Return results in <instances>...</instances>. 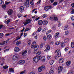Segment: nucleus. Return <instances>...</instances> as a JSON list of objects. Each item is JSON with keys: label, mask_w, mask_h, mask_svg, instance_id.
Instances as JSON below:
<instances>
[{"label": "nucleus", "mask_w": 74, "mask_h": 74, "mask_svg": "<svg viewBox=\"0 0 74 74\" xmlns=\"http://www.w3.org/2000/svg\"><path fill=\"white\" fill-rule=\"evenodd\" d=\"M39 46L38 45H36V42H34L31 46V48H34V51H37L38 48Z\"/></svg>", "instance_id": "nucleus-1"}, {"label": "nucleus", "mask_w": 74, "mask_h": 74, "mask_svg": "<svg viewBox=\"0 0 74 74\" xmlns=\"http://www.w3.org/2000/svg\"><path fill=\"white\" fill-rule=\"evenodd\" d=\"M55 53H57V55L55 56V58L56 59H58L61 56V53H60V51L59 49H58L55 51Z\"/></svg>", "instance_id": "nucleus-2"}, {"label": "nucleus", "mask_w": 74, "mask_h": 74, "mask_svg": "<svg viewBox=\"0 0 74 74\" xmlns=\"http://www.w3.org/2000/svg\"><path fill=\"white\" fill-rule=\"evenodd\" d=\"M18 59V55L15 54L12 57V60H17Z\"/></svg>", "instance_id": "nucleus-3"}, {"label": "nucleus", "mask_w": 74, "mask_h": 74, "mask_svg": "<svg viewBox=\"0 0 74 74\" xmlns=\"http://www.w3.org/2000/svg\"><path fill=\"white\" fill-rule=\"evenodd\" d=\"M30 22H31V20L30 19H28L26 20L25 22H23V24L24 25V26H26V25H27L28 24H29V23H30Z\"/></svg>", "instance_id": "nucleus-4"}, {"label": "nucleus", "mask_w": 74, "mask_h": 74, "mask_svg": "<svg viewBox=\"0 0 74 74\" xmlns=\"http://www.w3.org/2000/svg\"><path fill=\"white\" fill-rule=\"evenodd\" d=\"M22 55L23 57H25L26 56V55L27 53V51L24 50H23L22 52Z\"/></svg>", "instance_id": "nucleus-5"}, {"label": "nucleus", "mask_w": 74, "mask_h": 74, "mask_svg": "<svg viewBox=\"0 0 74 74\" xmlns=\"http://www.w3.org/2000/svg\"><path fill=\"white\" fill-rule=\"evenodd\" d=\"M29 0H26L25 2V3L24 5L26 8H28L29 5Z\"/></svg>", "instance_id": "nucleus-6"}, {"label": "nucleus", "mask_w": 74, "mask_h": 74, "mask_svg": "<svg viewBox=\"0 0 74 74\" xmlns=\"http://www.w3.org/2000/svg\"><path fill=\"white\" fill-rule=\"evenodd\" d=\"M52 8L51 6H45L44 8V10L45 11H48V10H51Z\"/></svg>", "instance_id": "nucleus-7"}, {"label": "nucleus", "mask_w": 74, "mask_h": 74, "mask_svg": "<svg viewBox=\"0 0 74 74\" xmlns=\"http://www.w3.org/2000/svg\"><path fill=\"white\" fill-rule=\"evenodd\" d=\"M23 35V33H22L21 34L20 36V37L19 36H18L16 37V39L14 40V41H18V40H19V39H20L21 38Z\"/></svg>", "instance_id": "nucleus-8"}, {"label": "nucleus", "mask_w": 74, "mask_h": 74, "mask_svg": "<svg viewBox=\"0 0 74 74\" xmlns=\"http://www.w3.org/2000/svg\"><path fill=\"white\" fill-rule=\"evenodd\" d=\"M25 63V61L23 60H20L18 62V64H24Z\"/></svg>", "instance_id": "nucleus-9"}, {"label": "nucleus", "mask_w": 74, "mask_h": 74, "mask_svg": "<svg viewBox=\"0 0 74 74\" xmlns=\"http://www.w3.org/2000/svg\"><path fill=\"white\" fill-rule=\"evenodd\" d=\"M46 49L44 50L45 52H46L47 51H49L50 49V46L49 45H47L45 46Z\"/></svg>", "instance_id": "nucleus-10"}, {"label": "nucleus", "mask_w": 74, "mask_h": 74, "mask_svg": "<svg viewBox=\"0 0 74 74\" xmlns=\"http://www.w3.org/2000/svg\"><path fill=\"white\" fill-rule=\"evenodd\" d=\"M62 70H63L62 66H60L59 67L58 69V73H60V72H62Z\"/></svg>", "instance_id": "nucleus-11"}, {"label": "nucleus", "mask_w": 74, "mask_h": 74, "mask_svg": "<svg viewBox=\"0 0 74 74\" xmlns=\"http://www.w3.org/2000/svg\"><path fill=\"white\" fill-rule=\"evenodd\" d=\"M12 12H13V11L11 9L9 10L8 12V13L9 15H11L12 14Z\"/></svg>", "instance_id": "nucleus-12"}, {"label": "nucleus", "mask_w": 74, "mask_h": 74, "mask_svg": "<svg viewBox=\"0 0 74 74\" xmlns=\"http://www.w3.org/2000/svg\"><path fill=\"white\" fill-rule=\"evenodd\" d=\"M19 11L21 12H23L24 11V7L23 6H21L19 8Z\"/></svg>", "instance_id": "nucleus-13"}, {"label": "nucleus", "mask_w": 74, "mask_h": 74, "mask_svg": "<svg viewBox=\"0 0 74 74\" xmlns=\"http://www.w3.org/2000/svg\"><path fill=\"white\" fill-rule=\"evenodd\" d=\"M54 73V69L53 68H51L49 71V73L50 74H53Z\"/></svg>", "instance_id": "nucleus-14"}, {"label": "nucleus", "mask_w": 74, "mask_h": 74, "mask_svg": "<svg viewBox=\"0 0 74 74\" xmlns=\"http://www.w3.org/2000/svg\"><path fill=\"white\" fill-rule=\"evenodd\" d=\"M59 62L60 63H63V62H64V60L63 58H60L59 59Z\"/></svg>", "instance_id": "nucleus-15"}, {"label": "nucleus", "mask_w": 74, "mask_h": 74, "mask_svg": "<svg viewBox=\"0 0 74 74\" xmlns=\"http://www.w3.org/2000/svg\"><path fill=\"white\" fill-rule=\"evenodd\" d=\"M20 51V49L19 47H16L14 48V51L15 52H19Z\"/></svg>", "instance_id": "nucleus-16"}, {"label": "nucleus", "mask_w": 74, "mask_h": 74, "mask_svg": "<svg viewBox=\"0 0 74 74\" xmlns=\"http://www.w3.org/2000/svg\"><path fill=\"white\" fill-rule=\"evenodd\" d=\"M41 56H39L35 57V59H36V63L38 62L40 60V58Z\"/></svg>", "instance_id": "nucleus-17"}, {"label": "nucleus", "mask_w": 74, "mask_h": 74, "mask_svg": "<svg viewBox=\"0 0 74 74\" xmlns=\"http://www.w3.org/2000/svg\"><path fill=\"white\" fill-rule=\"evenodd\" d=\"M40 59L42 62H44L45 61V56H43L41 57Z\"/></svg>", "instance_id": "nucleus-18"}, {"label": "nucleus", "mask_w": 74, "mask_h": 74, "mask_svg": "<svg viewBox=\"0 0 74 74\" xmlns=\"http://www.w3.org/2000/svg\"><path fill=\"white\" fill-rule=\"evenodd\" d=\"M43 23V22L42 20H39L38 21V24L39 25H42Z\"/></svg>", "instance_id": "nucleus-19"}, {"label": "nucleus", "mask_w": 74, "mask_h": 74, "mask_svg": "<svg viewBox=\"0 0 74 74\" xmlns=\"http://www.w3.org/2000/svg\"><path fill=\"white\" fill-rule=\"evenodd\" d=\"M59 33L57 32L56 33L55 35V38H57L58 37H59Z\"/></svg>", "instance_id": "nucleus-20"}, {"label": "nucleus", "mask_w": 74, "mask_h": 74, "mask_svg": "<svg viewBox=\"0 0 74 74\" xmlns=\"http://www.w3.org/2000/svg\"><path fill=\"white\" fill-rule=\"evenodd\" d=\"M71 64V61H68L66 63V66H70Z\"/></svg>", "instance_id": "nucleus-21"}, {"label": "nucleus", "mask_w": 74, "mask_h": 74, "mask_svg": "<svg viewBox=\"0 0 74 74\" xmlns=\"http://www.w3.org/2000/svg\"><path fill=\"white\" fill-rule=\"evenodd\" d=\"M43 23L44 25H46L48 24V21L46 20H44L43 22Z\"/></svg>", "instance_id": "nucleus-22"}, {"label": "nucleus", "mask_w": 74, "mask_h": 74, "mask_svg": "<svg viewBox=\"0 0 74 74\" xmlns=\"http://www.w3.org/2000/svg\"><path fill=\"white\" fill-rule=\"evenodd\" d=\"M47 38L48 40H51L52 38V35H49L48 36H47Z\"/></svg>", "instance_id": "nucleus-23"}, {"label": "nucleus", "mask_w": 74, "mask_h": 74, "mask_svg": "<svg viewBox=\"0 0 74 74\" xmlns=\"http://www.w3.org/2000/svg\"><path fill=\"white\" fill-rule=\"evenodd\" d=\"M41 51H38L37 53L36 54V56H38V55H40L41 54Z\"/></svg>", "instance_id": "nucleus-24"}, {"label": "nucleus", "mask_w": 74, "mask_h": 74, "mask_svg": "<svg viewBox=\"0 0 74 74\" xmlns=\"http://www.w3.org/2000/svg\"><path fill=\"white\" fill-rule=\"evenodd\" d=\"M40 67L42 69V70H45V66L44 65Z\"/></svg>", "instance_id": "nucleus-25"}, {"label": "nucleus", "mask_w": 74, "mask_h": 74, "mask_svg": "<svg viewBox=\"0 0 74 74\" xmlns=\"http://www.w3.org/2000/svg\"><path fill=\"white\" fill-rule=\"evenodd\" d=\"M60 43H61V42H60V41H57L56 42V45H59Z\"/></svg>", "instance_id": "nucleus-26"}, {"label": "nucleus", "mask_w": 74, "mask_h": 74, "mask_svg": "<svg viewBox=\"0 0 74 74\" xmlns=\"http://www.w3.org/2000/svg\"><path fill=\"white\" fill-rule=\"evenodd\" d=\"M21 41H18L16 42V45H19V44H21Z\"/></svg>", "instance_id": "nucleus-27"}, {"label": "nucleus", "mask_w": 74, "mask_h": 74, "mask_svg": "<svg viewBox=\"0 0 74 74\" xmlns=\"http://www.w3.org/2000/svg\"><path fill=\"white\" fill-rule=\"evenodd\" d=\"M9 71L10 72H12V73H14V69L13 68H10L9 69Z\"/></svg>", "instance_id": "nucleus-28"}, {"label": "nucleus", "mask_w": 74, "mask_h": 74, "mask_svg": "<svg viewBox=\"0 0 74 74\" xmlns=\"http://www.w3.org/2000/svg\"><path fill=\"white\" fill-rule=\"evenodd\" d=\"M10 22V19H8L6 22L5 21L4 23H7V25L8 24V23H9Z\"/></svg>", "instance_id": "nucleus-29"}, {"label": "nucleus", "mask_w": 74, "mask_h": 74, "mask_svg": "<svg viewBox=\"0 0 74 74\" xmlns=\"http://www.w3.org/2000/svg\"><path fill=\"white\" fill-rule=\"evenodd\" d=\"M54 18V16H51L49 18V19L51 21H53V18Z\"/></svg>", "instance_id": "nucleus-30"}, {"label": "nucleus", "mask_w": 74, "mask_h": 74, "mask_svg": "<svg viewBox=\"0 0 74 74\" xmlns=\"http://www.w3.org/2000/svg\"><path fill=\"white\" fill-rule=\"evenodd\" d=\"M54 62V61L52 60H51L49 62V63L51 65H52Z\"/></svg>", "instance_id": "nucleus-31"}, {"label": "nucleus", "mask_w": 74, "mask_h": 74, "mask_svg": "<svg viewBox=\"0 0 74 74\" xmlns=\"http://www.w3.org/2000/svg\"><path fill=\"white\" fill-rule=\"evenodd\" d=\"M61 47H64L65 46V44L63 42H62L61 44Z\"/></svg>", "instance_id": "nucleus-32"}, {"label": "nucleus", "mask_w": 74, "mask_h": 74, "mask_svg": "<svg viewBox=\"0 0 74 74\" xmlns=\"http://www.w3.org/2000/svg\"><path fill=\"white\" fill-rule=\"evenodd\" d=\"M71 47L72 48H74V43L72 42L71 43Z\"/></svg>", "instance_id": "nucleus-33"}, {"label": "nucleus", "mask_w": 74, "mask_h": 74, "mask_svg": "<svg viewBox=\"0 0 74 74\" xmlns=\"http://www.w3.org/2000/svg\"><path fill=\"white\" fill-rule=\"evenodd\" d=\"M68 27H68V25H67L64 26V30H67V29H68Z\"/></svg>", "instance_id": "nucleus-34"}, {"label": "nucleus", "mask_w": 74, "mask_h": 74, "mask_svg": "<svg viewBox=\"0 0 74 74\" xmlns=\"http://www.w3.org/2000/svg\"><path fill=\"white\" fill-rule=\"evenodd\" d=\"M70 32L69 31H66L65 32V35H68L69 34Z\"/></svg>", "instance_id": "nucleus-35"}, {"label": "nucleus", "mask_w": 74, "mask_h": 74, "mask_svg": "<svg viewBox=\"0 0 74 74\" xmlns=\"http://www.w3.org/2000/svg\"><path fill=\"white\" fill-rule=\"evenodd\" d=\"M53 20L54 21H57L58 20V18L55 17V16H54V18Z\"/></svg>", "instance_id": "nucleus-36"}, {"label": "nucleus", "mask_w": 74, "mask_h": 74, "mask_svg": "<svg viewBox=\"0 0 74 74\" xmlns=\"http://www.w3.org/2000/svg\"><path fill=\"white\" fill-rule=\"evenodd\" d=\"M38 72H41V71H42V69H41V67H39L38 69Z\"/></svg>", "instance_id": "nucleus-37"}, {"label": "nucleus", "mask_w": 74, "mask_h": 74, "mask_svg": "<svg viewBox=\"0 0 74 74\" xmlns=\"http://www.w3.org/2000/svg\"><path fill=\"white\" fill-rule=\"evenodd\" d=\"M47 14H44L42 16V18H46V17H47Z\"/></svg>", "instance_id": "nucleus-38"}, {"label": "nucleus", "mask_w": 74, "mask_h": 74, "mask_svg": "<svg viewBox=\"0 0 74 74\" xmlns=\"http://www.w3.org/2000/svg\"><path fill=\"white\" fill-rule=\"evenodd\" d=\"M3 36H4L3 33H0V38H2L3 37Z\"/></svg>", "instance_id": "nucleus-39"}, {"label": "nucleus", "mask_w": 74, "mask_h": 74, "mask_svg": "<svg viewBox=\"0 0 74 74\" xmlns=\"http://www.w3.org/2000/svg\"><path fill=\"white\" fill-rule=\"evenodd\" d=\"M51 31H52V30L50 29L47 32L46 34L47 36L48 35L49 33H51Z\"/></svg>", "instance_id": "nucleus-40"}, {"label": "nucleus", "mask_w": 74, "mask_h": 74, "mask_svg": "<svg viewBox=\"0 0 74 74\" xmlns=\"http://www.w3.org/2000/svg\"><path fill=\"white\" fill-rule=\"evenodd\" d=\"M41 30H42V29H41V27H39L38 30H37V32H38V33H39V32H40L41 31Z\"/></svg>", "instance_id": "nucleus-41"}, {"label": "nucleus", "mask_w": 74, "mask_h": 74, "mask_svg": "<svg viewBox=\"0 0 74 74\" xmlns=\"http://www.w3.org/2000/svg\"><path fill=\"white\" fill-rule=\"evenodd\" d=\"M3 68L4 69H7V68H8V66L7 65H5L3 66Z\"/></svg>", "instance_id": "nucleus-42"}, {"label": "nucleus", "mask_w": 74, "mask_h": 74, "mask_svg": "<svg viewBox=\"0 0 74 74\" xmlns=\"http://www.w3.org/2000/svg\"><path fill=\"white\" fill-rule=\"evenodd\" d=\"M33 61L35 63H37L36 60V57H35L34 58H33Z\"/></svg>", "instance_id": "nucleus-43"}, {"label": "nucleus", "mask_w": 74, "mask_h": 74, "mask_svg": "<svg viewBox=\"0 0 74 74\" xmlns=\"http://www.w3.org/2000/svg\"><path fill=\"white\" fill-rule=\"evenodd\" d=\"M71 14H74V9H73L71 12Z\"/></svg>", "instance_id": "nucleus-44"}, {"label": "nucleus", "mask_w": 74, "mask_h": 74, "mask_svg": "<svg viewBox=\"0 0 74 74\" xmlns=\"http://www.w3.org/2000/svg\"><path fill=\"white\" fill-rule=\"evenodd\" d=\"M68 41V39L67 38H65L64 39V42L66 43V42H67V41Z\"/></svg>", "instance_id": "nucleus-45"}, {"label": "nucleus", "mask_w": 74, "mask_h": 74, "mask_svg": "<svg viewBox=\"0 0 74 74\" xmlns=\"http://www.w3.org/2000/svg\"><path fill=\"white\" fill-rule=\"evenodd\" d=\"M26 73V71L25 70L23 71L20 72V74H23L24 73Z\"/></svg>", "instance_id": "nucleus-46"}, {"label": "nucleus", "mask_w": 74, "mask_h": 74, "mask_svg": "<svg viewBox=\"0 0 74 74\" xmlns=\"http://www.w3.org/2000/svg\"><path fill=\"white\" fill-rule=\"evenodd\" d=\"M44 44L43 43H41V44L40 46V47L41 48H43V46H44Z\"/></svg>", "instance_id": "nucleus-47"}, {"label": "nucleus", "mask_w": 74, "mask_h": 74, "mask_svg": "<svg viewBox=\"0 0 74 74\" xmlns=\"http://www.w3.org/2000/svg\"><path fill=\"white\" fill-rule=\"evenodd\" d=\"M5 41L2 42L1 43H0V45H4V44H5Z\"/></svg>", "instance_id": "nucleus-48"}, {"label": "nucleus", "mask_w": 74, "mask_h": 74, "mask_svg": "<svg viewBox=\"0 0 74 74\" xmlns=\"http://www.w3.org/2000/svg\"><path fill=\"white\" fill-rule=\"evenodd\" d=\"M58 4V3L57 2H55L53 3V5H54V6H55V5H56Z\"/></svg>", "instance_id": "nucleus-49"}, {"label": "nucleus", "mask_w": 74, "mask_h": 74, "mask_svg": "<svg viewBox=\"0 0 74 74\" xmlns=\"http://www.w3.org/2000/svg\"><path fill=\"white\" fill-rule=\"evenodd\" d=\"M2 8H4V9H5V8H6V5H3L2 6Z\"/></svg>", "instance_id": "nucleus-50"}, {"label": "nucleus", "mask_w": 74, "mask_h": 74, "mask_svg": "<svg viewBox=\"0 0 74 74\" xmlns=\"http://www.w3.org/2000/svg\"><path fill=\"white\" fill-rule=\"evenodd\" d=\"M41 0H40L38 1L36 3L37 4H38V5L40 4L41 3Z\"/></svg>", "instance_id": "nucleus-51"}, {"label": "nucleus", "mask_w": 74, "mask_h": 74, "mask_svg": "<svg viewBox=\"0 0 74 74\" xmlns=\"http://www.w3.org/2000/svg\"><path fill=\"white\" fill-rule=\"evenodd\" d=\"M27 43L28 45H30V44H31V43H32V41L31 40H29L27 42Z\"/></svg>", "instance_id": "nucleus-52"}, {"label": "nucleus", "mask_w": 74, "mask_h": 74, "mask_svg": "<svg viewBox=\"0 0 74 74\" xmlns=\"http://www.w3.org/2000/svg\"><path fill=\"white\" fill-rule=\"evenodd\" d=\"M10 2L5 1V4L6 5H7L8 4H10Z\"/></svg>", "instance_id": "nucleus-53"}, {"label": "nucleus", "mask_w": 74, "mask_h": 74, "mask_svg": "<svg viewBox=\"0 0 74 74\" xmlns=\"http://www.w3.org/2000/svg\"><path fill=\"white\" fill-rule=\"evenodd\" d=\"M71 19L72 21H74V16H71Z\"/></svg>", "instance_id": "nucleus-54"}, {"label": "nucleus", "mask_w": 74, "mask_h": 74, "mask_svg": "<svg viewBox=\"0 0 74 74\" xmlns=\"http://www.w3.org/2000/svg\"><path fill=\"white\" fill-rule=\"evenodd\" d=\"M0 4H4V2L3 1L0 0Z\"/></svg>", "instance_id": "nucleus-55"}, {"label": "nucleus", "mask_w": 74, "mask_h": 74, "mask_svg": "<svg viewBox=\"0 0 74 74\" xmlns=\"http://www.w3.org/2000/svg\"><path fill=\"white\" fill-rule=\"evenodd\" d=\"M52 29L53 30H55L56 29V27L55 26H52Z\"/></svg>", "instance_id": "nucleus-56"}, {"label": "nucleus", "mask_w": 74, "mask_h": 74, "mask_svg": "<svg viewBox=\"0 0 74 74\" xmlns=\"http://www.w3.org/2000/svg\"><path fill=\"white\" fill-rule=\"evenodd\" d=\"M43 40L44 41H46V40H47V37L45 36H44L43 37Z\"/></svg>", "instance_id": "nucleus-57"}, {"label": "nucleus", "mask_w": 74, "mask_h": 74, "mask_svg": "<svg viewBox=\"0 0 74 74\" xmlns=\"http://www.w3.org/2000/svg\"><path fill=\"white\" fill-rule=\"evenodd\" d=\"M10 34H5V37H7V36H10Z\"/></svg>", "instance_id": "nucleus-58"}, {"label": "nucleus", "mask_w": 74, "mask_h": 74, "mask_svg": "<svg viewBox=\"0 0 74 74\" xmlns=\"http://www.w3.org/2000/svg\"><path fill=\"white\" fill-rule=\"evenodd\" d=\"M36 74L35 73V72L33 71H32L30 72V73H29V74Z\"/></svg>", "instance_id": "nucleus-59"}, {"label": "nucleus", "mask_w": 74, "mask_h": 74, "mask_svg": "<svg viewBox=\"0 0 74 74\" xmlns=\"http://www.w3.org/2000/svg\"><path fill=\"white\" fill-rule=\"evenodd\" d=\"M30 30V29H29L28 28H26L25 30V32H26V31H28L29 30Z\"/></svg>", "instance_id": "nucleus-60"}, {"label": "nucleus", "mask_w": 74, "mask_h": 74, "mask_svg": "<svg viewBox=\"0 0 74 74\" xmlns=\"http://www.w3.org/2000/svg\"><path fill=\"white\" fill-rule=\"evenodd\" d=\"M18 18H21V17L22 15L21 14H18Z\"/></svg>", "instance_id": "nucleus-61"}, {"label": "nucleus", "mask_w": 74, "mask_h": 74, "mask_svg": "<svg viewBox=\"0 0 74 74\" xmlns=\"http://www.w3.org/2000/svg\"><path fill=\"white\" fill-rule=\"evenodd\" d=\"M30 3L31 4V5H33L34 4V3H33V2L32 1H30Z\"/></svg>", "instance_id": "nucleus-62"}, {"label": "nucleus", "mask_w": 74, "mask_h": 74, "mask_svg": "<svg viewBox=\"0 0 74 74\" xmlns=\"http://www.w3.org/2000/svg\"><path fill=\"white\" fill-rule=\"evenodd\" d=\"M38 38V37H37V35H36V36L34 37V38L35 40H37V39Z\"/></svg>", "instance_id": "nucleus-63"}, {"label": "nucleus", "mask_w": 74, "mask_h": 74, "mask_svg": "<svg viewBox=\"0 0 74 74\" xmlns=\"http://www.w3.org/2000/svg\"><path fill=\"white\" fill-rule=\"evenodd\" d=\"M73 72L71 71L69 72L68 73H67V74H73Z\"/></svg>", "instance_id": "nucleus-64"}]
</instances>
